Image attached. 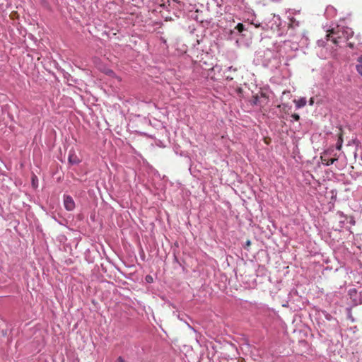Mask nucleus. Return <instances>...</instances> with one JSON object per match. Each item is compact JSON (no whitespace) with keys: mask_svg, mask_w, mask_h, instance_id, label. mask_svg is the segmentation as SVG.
Wrapping results in <instances>:
<instances>
[{"mask_svg":"<svg viewBox=\"0 0 362 362\" xmlns=\"http://www.w3.org/2000/svg\"><path fill=\"white\" fill-rule=\"evenodd\" d=\"M257 98H258V97H257V96H255V101H254V103H255V104H257Z\"/></svg>","mask_w":362,"mask_h":362,"instance_id":"a211bd4d","label":"nucleus"},{"mask_svg":"<svg viewBox=\"0 0 362 362\" xmlns=\"http://www.w3.org/2000/svg\"><path fill=\"white\" fill-rule=\"evenodd\" d=\"M69 161L71 164H78L79 163V159L74 154H70L69 156Z\"/></svg>","mask_w":362,"mask_h":362,"instance_id":"423d86ee","label":"nucleus"},{"mask_svg":"<svg viewBox=\"0 0 362 362\" xmlns=\"http://www.w3.org/2000/svg\"><path fill=\"white\" fill-rule=\"evenodd\" d=\"M238 71V68H236V67L233 68V66H230V67H228L227 72H232L233 74H236Z\"/></svg>","mask_w":362,"mask_h":362,"instance_id":"1a4fd4ad","label":"nucleus"},{"mask_svg":"<svg viewBox=\"0 0 362 362\" xmlns=\"http://www.w3.org/2000/svg\"><path fill=\"white\" fill-rule=\"evenodd\" d=\"M291 117L296 120V121H298L300 119V116L299 115L296 114V113H294L291 115Z\"/></svg>","mask_w":362,"mask_h":362,"instance_id":"f8f14e48","label":"nucleus"},{"mask_svg":"<svg viewBox=\"0 0 362 362\" xmlns=\"http://www.w3.org/2000/svg\"><path fill=\"white\" fill-rule=\"evenodd\" d=\"M342 32L344 34V30L341 31L339 29L337 31H335L334 29L329 30V33L327 35V40H332L334 44L339 43V39L341 37V35H339V33Z\"/></svg>","mask_w":362,"mask_h":362,"instance_id":"f257e3e1","label":"nucleus"},{"mask_svg":"<svg viewBox=\"0 0 362 362\" xmlns=\"http://www.w3.org/2000/svg\"><path fill=\"white\" fill-rule=\"evenodd\" d=\"M294 103L297 108H300L304 107L306 105V99L305 98H301L298 100H294Z\"/></svg>","mask_w":362,"mask_h":362,"instance_id":"20e7f679","label":"nucleus"},{"mask_svg":"<svg viewBox=\"0 0 362 362\" xmlns=\"http://www.w3.org/2000/svg\"><path fill=\"white\" fill-rule=\"evenodd\" d=\"M235 29L239 32L242 33L243 30H245V25L243 23H238V25L235 27Z\"/></svg>","mask_w":362,"mask_h":362,"instance_id":"0eeeda50","label":"nucleus"},{"mask_svg":"<svg viewBox=\"0 0 362 362\" xmlns=\"http://www.w3.org/2000/svg\"><path fill=\"white\" fill-rule=\"evenodd\" d=\"M358 62L360 63H362V56H361L358 58Z\"/></svg>","mask_w":362,"mask_h":362,"instance_id":"f3484780","label":"nucleus"},{"mask_svg":"<svg viewBox=\"0 0 362 362\" xmlns=\"http://www.w3.org/2000/svg\"><path fill=\"white\" fill-rule=\"evenodd\" d=\"M309 103L310 105H313V103H314V99L313 98H311L309 100Z\"/></svg>","mask_w":362,"mask_h":362,"instance_id":"dca6fc26","label":"nucleus"},{"mask_svg":"<svg viewBox=\"0 0 362 362\" xmlns=\"http://www.w3.org/2000/svg\"><path fill=\"white\" fill-rule=\"evenodd\" d=\"M343 131H342V129L340 128L339 129V132L338 134V140H337V149L338 150H341V146H342V143H343Z\"/></svg>","mask_w":362,"mask_h":362,"instance_id":"7ed1b4c3","label":"nucleus"},{"mask_svg":"<svg viewBox=\"0 0 362 362\" xmlns=\"http://www.w3.org/2000/svg\"><path fill=\"white\" fill-rule=\"evenodd\" d=\"M116 362H124V359L122 358V357L119 356L118 357V358L117 359Z\"/></svg>","mask_w":362,"mask_h":362,"instance_id":"4468645a","label":"nucleus"},{"mask_svg":"<svg viewBox=\"0 0 362 362\" xmlns=\"http://www.w3.org/2000/svg\"><path fill=\"white\" fill-rule=\"evenodd\" d=\"M346 33V36L344 35V37L346 38V39H349V37L352 36L353 35V33L354 32L351 30V29H349L347 28L346 30L345 31Z\"/></svg>","mask_w":362,"mask_h":362,"instance_id":"6e6552de","label":"nucleus"},{"mask_svg":"<svg viewBox=\"0 0 362 362\" xmlns=\"http://www.w3.org/2000/svg\"><path fill=\"white\" fill-rule=\"evenodd\" d=\"M146 281L148 283H151V282H153V278H152V276H150V275H147V276H146Z\"/></svg>","mask_w":362,"mask_h":362,"instance_id":"ddd939ff","label":"nucleus"},{"mask_svg":"<svg viewBox=\"0 0 362 362\" xmlns=\"http://www.w3.org/2000/svg\"><path fill=\"white\" fill-rule=\"evenodd\" d=\"M64 204L65 209L68 211H72L75 208V202L73 198L69 195H64Z\"/></svg>","mask_w":362,"mask_h":362,"instance_id":"f03ea898","label":"nucleus"},{"mask_svg":"<svg viewBox=\"0 0 362 362\" xmlns=\"http://www.w3.org/2000/svg\"><path fill=\"white\" fill-rule=\"evenodd\" d=\"M356 71H358V73L361 76H362V64H358V65H356Z\"/></svg>","mask_w":362,"mask_h":362,"instance_id":"9d476101","label":"nucleus"},{"mask_svg":"<svg viewBox=\"0 0 362 362\" xmlns=\"http://www.w3.org/2000/svg\"><path fill=\"white\" fill-rule=\"evenodd\" d=\"M236 76H237V74H229L226 75V79L229 80V81H232Z\"/></svg>","mask_w":362,"mask_h":362,"instance_id":"9b49d317","label":"nucleus"},{"mask_svg":"<svg viewBox=\"0 0 362 362\" xmlns=\"http://www.w3.org/2000/svg\"><path fill=\"white\" fill-rule=\"evenodd\" d=\"M321 159H322V163L325 164V165H330L333 164L337 160V158L327 159V158H324L323 156H321Z\"/></svg>","mask_w":362,"mask_h":362,"instance_id":"39448f33","label":"nucleus"},{"mask_svg":"<svg viewBox=\"0 0 362 362\" xmlns=\"http://www.w3.org/2000/svg\"><path fill=\"white\" fill-rule=\"evenodd\" d=\"M348 46H349L350 48H351V49H353V48L354 47V43H352V42H349V43L348 44Z\"/></svg>","mask_w":362,"mask_h":362,"instance_id":"2eb2a0df","label":"nucleus"}]
</instances>
